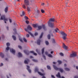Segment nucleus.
I'll return each instance as SVG.
<instances>
[{
  "instance_id": "ea45409f",
  "label": "nucleus",
  "mask_w": 78,
  "mask_h": 78,
  "mask_svg": "<svg viewBox=\"0 0 78 78\" xmlns=\"http://www.w3.org/2000/svg\"><path fill=\"white\" fill-rule=\"evenodd\" d=\"M19 40L21 42H23V40H22V39L21 38H20Z\"/></svg>"
},
{
  "instance_id": "2f4dec72",
  "label": "nucleus",
  "mask_w": 78,
  "mask_h": 78,
  "mask_svg": "<svg viewBox=\"0 0 78 78\" xmlns=\"http://www.w3.org/2000/svg\"><path fill=\"white\" fill-rule=\"evenodd\" d=\"M47 68H48V69L49 70H51V68H50V66H47Z\"/></svg>"
},
{
  "instance_id": "dca6fc26",
  "label": "nucleus",
  "mask_w": 78,
  "mask_h": 78,
  "mask_svg": "<svg viewBox=\"0 0 78 78\" xmlns=\"http://www.w3.org/2000/svg\"><path fill=\"white\" fill-rule=\"evenodd\" d=\"M63 48H64V49H66V50L67 49V47L66 46L65 44H63Z\"/></svg>"
},
{
  "instance_id": "603ef678",
  "label": "nucleus",
  "mask_w": 78,
  "mask_h": 78,
  "mask_svg": "<svg viewBox=\"0 0 78 78\" xmlns=\"http://www.w3.org/2000/svg\"><path fill=\"white\" fill-rule=\"evenodd\" d=\"M2 38H4L5 37V36H4V35H2Z\"/></svg>"
},
{
  "instance_id": "c03bdc74",
  "label": "nucleus",
  "mask_w": 78,
  "mask_h": 78,
  "mask_svg": "<svg viewBox=\"0 0 78 78\" xmlns=\"http://www.w3.org/2000/svg\"><path fill=\"white\" fill-rule=\"evenodd\" d=\"M26 37H30V35H29V34H27L26 35Z\"/></svg>"
},
{
  "instance_id": "de8ad7c7",
  "label": "nucleus",
  "mask_w": 78,
  "mask_h": 78,
  "mask_svg": "<svg viewBox=\"0 0 78 78\" xmlns=\"http://www.w3.org/2000/svg\"><path fill=\"white\" fill-rule=\"evenodd\" d=\"M3 66V63H1V65H0V67H2V66Z\"/></svg>"
},
{
  "instance_id": "79ce46f5",
  "label": "nucleus",
  "mask_w": 78,
  "mask_h": 78,
  "mask_svg": "<svg viewBox=\"0 0 78 78\" xmlns=\"http://www.w3.org/2000/svg\"><path fill=\"white\" fill-rule=\"evenodd\" d=\"M26 22L27 24H29L30 22H29V21L28 20H26Z\"/></svg>"
},
{
  "instance_id": "09e8293b",
  "label": "nucleus",
  "mask_w": 78,
  "mask_h": 78,
  "mask_svg": "<svg viewBox=\"0 0 78 78\" xmlns=\"http://www.w3.org/2000/svg\"><path fill=\"white\" fill-rule=\"evenodd\" d=\"M43 57L44 58V59H46V57L45 55H43Z\"/></svg>"
},
{
  "instance_id": "412c9836",
  "label": "nucleus",
  "mask_w": 78,
  "mask_h": 78,
  "mask_svg": "<svg viewBox=\"0 0 78 78\" xmlns=\"http://www.w3.org/2000/svg\"><path fill=\"white\" fill-rule=\"evenodd\" d=\"M38 27V30H41V29H42V26H38V27Z\"/></svg>"
},
{
  "instance_id": "f704fd0d",
  "label": "nucleus",
  "mask_w": 78,
  "mask_h": 78,
  "mask_svg": "<svg viewBox=\"0 0 78 78\" xmlns=\"http://www.w3.org/2000/svg\"><path fill=\"white\" fill-rule=\"evenodd\" d=\"M53 43H55V40L54 38L52 39Z\"/></svg>"
},
{
  "instance_id": "4d7b16f0",
  "label": "nucleus",
  "mask_w": 78,
  "mask_h": 78,
  "mask_svg": "<svg viewBox=\"0 0 78 78\" xmlns=\"http://www.w3.org/2000/svg\"><path fill=\"white\" fill-rule=\"evenodd\" d=\"M64 66V67H66L67 66V65L66 64H65Z\"/></svg>"
},
{
  "instance_id": "4be33fe9",
  "label": "nucleus",
  "mask_w": 78,
  "mask_h": 78,
  "mask_svg": "<svg viewBox=\"0 0 78 78\" xmlns=\"http://www.w3.org/2000/svg\"><path fill=\"white\" fill-rule=\"evenodd\" d=\"M8 7H6L5 8V12H8Z\"/></svg>"
},
{
  "instance_id": "8fccbe9b",
  "label": "nucleus",
  "mask_w": 78,
  "mask_h": 78,
  "mask_svg": "<svg viewBox=\"0 0 78 78\" xmlns=\"http://www.w3.org/2000/svg\"><path fill=\"white\" fill-rule=\"evenodd\" d=\"M9 21L10 23H11V22H12V20H11V19H9Z\"/></svg>"
},
{
  "instance_id": "39448f33",
  "label": "nucleus",
  "mask_w": 78,
  "mask_h": 78,
  "mask_svg": "<svg viewBox=\"0 0 78 78\" xmlns=\"http://www.w3.org/2000/svg\"><path fill=\"white\" fill-rule=\"evenodd\" d=\"M53 66L54 69H55V70H59V71H60L61 73H62V72H64L63 69H62V68H59L57 67H56L55 65H53Z\"/></svg>"
},
{
  "instance_id": "49530a36",
  "label": "nucleus",
  "mask_w": 78,
  "mask_h": 78,
  "mask_svg": "<svg viewBox=\"0 0 78 78\" xmlns=\"http://www.w3.org/2000/svg\"><path fill=\"white\" fill-rule=\"evenodd\" d=\"M18 47L20 49H22V46H21L19 45Z\"/></svg>"
},
{
  "instance_id": "20e7f679",
  "label": "nucleus",
  "mask_w": 78,
  "mask_h": 78,
  "mask_svg": "<svg viewBox=\"0 0 78 78\" xmlns=\"http://www.w3.org/2000/svg\"><path fill=\"white\" fill-rule=\"evenodd\" d=\"M24 4L23 5V7L24 9H26V6H28L29 5V1L28 0H24Z\"/></svg>"
},
{
  "instance_id": "7c9ffc66",
  "label": "nucleus",
  "mask_w": 78,
  "mask_h": 78,
  "mask_svg": "<svg viewBox=\"0 0 78 78\" xmlns=\"http://www.w3.org/2000/svg\"><path fill=\"white\" fill-rule=\"evenodd\" d=\"M58 62L59 64H61L62 63V62L60 60H58L57 61Z\"/></svg>"
},
{
  "instance_id": "a19ab883",
  "label": "nucleus",
  "mask_w": 78,
  "mask_h": 78,
  "mask_svg": "<svg viewBox=\"0 0 78 78\" xmlns=\"http://www.w3.org/2000/svg\"><path fill=\"white\" fill-rule=\"evenodd\" d=\"M41 11L42 13H44V12H45V11H44V10L43 9H41Z\"/></svg>"
},
{
  "instance_id": "7ed1b4c3",
  "label": "nucleus",
  "mask_w": 78,
  "mask_h": 78,
  "mask_svg": "<svg viewBox=\"0 0 78 78\" xmlns=\"http://www.w3.org/2000/svg\"><path fill=\"white\" fill-rule=\"evenodd\" d=\"M24 52L27 55H29V53H32L34 55H35V56H37V54L36 53H34V51H31L29 52V51L24 50Z\"/></svg>"
},
{
  "instance_id": "bf43d9fd",
  "label": "nucleus",
  "mask_w": 78,
  "mask_h": 78,
  "mask_svg": "<svg viewBox=\"0 0 78 78\" xmlns=\"http://www.w3.org/2000/svg\"><path fill=\"white\" fill-rule=\"evenodd\" d=\"M76 69H78V66H76Z\"/></svg>"
},
{
  "instance_id": "4c0bfd02",
  "label": "nucleus",
  "mask_w": 78,
  "mask_h": 78,
  "mask_svg": "<svg viewBox=\"0 0 78 78\" xmlns=\"http://www.w3.org/2000/svg\"><path fill=\"white\" fill-rule=\"evenodd\" d=\"M32 61H34V62H37V60H36L35 59H32Z\"/></svg>"
},
{
  "instance_id": "6e6552de",
  "label": "nucleus",
  "mask_w": 78,
  "mask_h": 78,
  "mask_svg": "<svg viewBox=\"0 0 78 78\" xmlns=\"http://www.w3.org/2000/svg\"><path fill=\"white\" fill-rule=\"evenodd\" d=\"M0 20H4L5 23H6V21H8V19L5 18V16L4 15H3L1 16Z\"/></svg>"
},
{
  "instance_id": "864d4df0",
  "label": "nucleus",
  "mask_w": 78,
  "mask_h": 78,
  "mask_svg": "<svg viewBox=\"0 0 78 78\" xmlns=\"http://www.w3.org/2000/svg\"><path fill=\"white\" fill-rule=\"evenodd\" d=\"M74 78H78V76H74Z\"/></svg>"
},
{
  "instance_id": "a211bd4d",
  "label": "nucleus",
  "mask_w": 78,
  "mask_h": 78,
  "mask_svg": "<svg viewBox=\"0 0 78 78\" xmlns=\"http://www.w3.org/2000/svg\"><path fill=\"white\" fill-rule=\"evenodd\" d=\"M18 54L19 55L18 57H22V54L20 52H19Z\"/></svg>"
},
{
  "instance_id": "37998d69",
  "label": "nucleus",
  "mask_w": 78,
  "mask_h": 78,
  "mask_svg": "<svg viewBox=\"0 0 78 78\" xmlns=\"http://www.w3.org/2000/svg\"><path fill=\"white\" fill-rule=\"evenodd\" d=\"M9 47L7 46V47L6 48V50H9Z\"/></svg>"
},
{
  "instance_id": "f8f14e48",
  "label": "nucleus",
  "mask_w": 78,
  "mask_h": 78,
  "mask_svg": "<svg viewBox=\"0 0 78 78\" xmlns=\"http://www.w3.org/2000/svg\"><path fill=\"white\" fill-rule=\"evenodd\" d=\"M37 45H40L41 44V40L40 39H38L37 40Z\"/></svg>"
},
{
  "instance_id": "473e14b6",
  "label": "nucleus",
  "mask_w": 78,
  "mask_h": 78,
  "mask_svg": "<svg viewBox=\"0 0 78 78\" xmlns=\"http://www.w3.org/2000/svg\"><path fill=\"white\" fill-rule=\"evenodd\" d=\"M59 55H60V56H64V54H63V53H62V52H61L59 53Z\"/></svg>"
},
{
  "instance_id": "b1692460",
  "label": "nucleus",
  "mask_w": 78,
  "mask_h": 78,
  "mask_svg": "<svg viewBox=\"0 0 78 78\" xmlns=\"http://www.w3.org/2000/svg\"><path fill=\"white\" fill-rule=\"evenodd\" d=\"M22 15H20L21 17H22L23 16H25V12H24V11L22 12Z\"/></svg>"
},
{
  "instance_id": "f257e3e1",
  "label": "nucleus",
  "mask_w": 78,
  "mask_h": 78,
  "mask_svg": "<svg viewBox=\"0 0 78 78\" xmlns=\"http://www.w3.org/2000/svg\"><path fill=\"white\" fill-rule=\"evenodd\" d=\"M27 28H25V30L26 31H27V32H28V33L30 34L32 37H34V35L31 33V32L28 31L29 30H30V31H31V30H32V28L31 27V26L29 25L27 27Z\"/></svg>"
},
{
  "instance_id": "72a5a7b5",
  "label": "nucleus",
  "mask_w": 78,
  "mask_h": 78,
  "mask_svg": "<svg viewBox=\"0 0 78 78\" xmlns=\"http://www.w3.org/2000/svg\"><path fill=\"white\" fill-rule=\"evenodd\" d=\"M48 56L49 57H50V58H52L53 57V56L49 54L48 55Z\"/></svg>"
},
{
  "instance_id": "13d9d810",
  "label": "nucleus",
  "mask_w": 78,
  "mask_h": 78,
  "mask_svg": "<svg viewBox=\"0 0 78 78\" xmlns=\"http://www.w3.org/2000/svg\"><path fill=\"white\" fill-rule=\"evenodd\" d=\"M53 53V51H51V54H52V53Z\"/></svg>"
},
{
  "instance_id": "680f3d73",
  "label": "nucleus",
  "mask_w": 78,
  "mask_h": 78,
  "mask_svg": "<svg viewBox=\"0 0 78 78\" xmlns=\"http://www.w3.org/2000/svg\"><path fill=\"white\" fill-rule=\"evenodd\" d=\"M7 29L8 30H9V27H7Z\"/></svg>"
},
{
  "instance_id": "052dcab7",
  "label": "nucleus",
  "mask_w": 78,
  "mask_h": 78,
  "mask_svg": "<svg viewBox=\"0 0 78 78\" xmlns=\"http://www.w3.org/2000/svg\"><path fill=\"white\" fill-rule=\"evenodd\" d=\"M44 5V3H42L41 4V5Z\"/></svg>"
},
{
  "instance_id": "cd10ccee",
  "label": "nucleus",
  "mask_w": 78,
  "mask_h": 78,
  "mask_svg": "<svg viewBox=\"0 0 78 78\" xmlns=\"http://www.w3.org/2000/svg\"><path fill=\"white\" fill-rule=\"evenodd\" d=\"M42 27H43V28L44 30H46L45 29V25H43Z\"/></svg>"
},
{
  "instance_id": "aec40b11",
  "label": "nucleus",
  "mask_w": 78,
  "mask_h": 78,
  "mask_svg": "<svg viewBox=\"0 0 78 78\" xmlns=\"http://www.w3.org/2000/svg\"><path fill=\"white\" fill-rule=\"evenodd\" d=\"M12 37L14 41H16V37L14 35L12 36Z\"/></svg>"
},
{
  "instance_id": "e433bc0d",
  "label": "nucleus",
  "mask_w": 78,
  "mask_h": 78,
  "mask_svg": "<svg viewBox=\"0 0 78 78\" xmlns=\"http://www.w3.org/2000/svg\"><path fill=\"white\" fill-rule=\"evenodd\" d=\"M55 31L56 33H57L58 32V31H59V29L58 28H57L56 29H55Z\"/></svg>"
},
{
  "instance_id": "5701e85b",
  "label": "nucleus",
  "mask_w": 78,
  "mask_h": 78,
  "mask_svg": "<svg viewBox=\"0 0 78 78\" xmlns=\"http://www.w3.org/2000/svg\"><path fill=\"white\" fill-rule=\"evenodd\" d=\"M43 34H44V33L43 32L41 34V35L40 36V39H41V38H42V36H43Z\"/></svg>"
},
{
  "instance_id": "2eb2a0df",
  "label": "nucleus",
  "mask_w": 78,
  "mask_h": 78,
  "mask_svg": "<svg viewBox=\"0 0 78 78\" xmlns=\"http://www.w3.org/2000/svg\"><path fill=\"white\" fill-rule=\"evenodd\" d=\"M0 56L2 57V58H3L4 56V54H3V53H2V52H1V53H0Z\"/></svg>"
},
{
  "instance_id": "e2e57ef3",
  "label": "nucleus",
  "mask_w": 78,
  "mask_h": 78,
  "mask_svg": "<svg viewBox=\"0 0 78 78\" xmlns=\"http://www.w3.org/2000/svg\"><path fill=\"white\" fill-rule=\"evenodd\" d=\"M53 64H56V62H53Z\"/></svg>"
},
{
  "instance_id": "bb28decb",
  "label": "nucleus",
  "mask_w": 78,
  "mask_h": 78,
  "mask_svg": "<svg viewBox=\"0 0 78 78\" xmlns=\"http://www.w3.org/2000/svg\"><path fill=\"white\" fill-rule=\"evenodd\" d=\"M23 39L24 42H27V39H26V38H23Z\"/></svg>"
},
{
  "instance_id": "4468645a",
  "label": "nucleus",
  "mask_w": 78,
  "mask_h": 78,
  "mask_svg": "<svg viewBox=\"0 0 78 78\" xmlns=\"http://www.w3.org/2000/svg\"><path fill=\"white\" fill-rule=\"evenodd\" d=\"M56 76L58 78H61V75H60V73L59 72L58 73V74L56 75Z\"/></svg>"
},
{
  "instance_id": "774afa93",
  "label": "nucleus",
  "mask_w": 78,
  "mask_h": 78,
  "mask_svg": "<svg viewBox=\"0 0 78 78\" xmlns=\"http://www.w3.org/2000/svg\"><path fill=\"white\" fill-rule=\"evenodd\" d=\"M62 78H65V77H64L62 76Z\"/></svg>"
},
{
  "instance_id": "1a4fd4ad",
  "label": "nucleus",
  "mask_w": 78,
  "mask_h": 78,
  "mask_svg": "<svg viewBox=\"0 0 78 78\" xmlns=\"http://www.w3.org/2000/svg\"><path fill=\"white\" fill-rule=\"evenodd\" d=\"M76 52H75L70 55V57L72 58L73 57H76Z\"/></svg>"
},
{
  "instance_id": "a18cd8bd",
  "label": "nucleus",
  "mask_w": 78,
  "mask_h": 78,
  "mask_svg": "<svg viewBox=\"0 0 78 78\" xmlns=\"http://www.w3.org/2000/svg\"><path fill=\"white\" fill-rule=\"evenodd\" d=\"M34 35H35V36H37V35H38V33H37V32H36L35 33Z\"/></svg>"
},
{
  "instance_id": "69168bd1",
  "label": "nucleus",
  "mask_w": 78,
  "mask_h": 78,
  "mask_svg": "<svg viewBox=\"0 0 78 78\" xmlns=\"http://www.w3.org/2000/svg\"><path fill=\"white\" fill-rule=\"evenodd\" d=\"M36 51H37V52H38V50L36 49Z\"/></svg>"
},
{
  "instance_id": "c85d7f7f",
  "label": "nucleus",
  "mask_w": 78,
  "mask_h": 78,
  "mask_svg": "<svg viewBox=\"0 0 78 78\" xmlns=\"http://www.w3.org/2000/svg\"><path fill=\"white\" fill-rule=\"evenodd\" d=\"M51 36H50V35L48 34V39H50Z\"/></svg>"
},
{
  "instance_id": "6ab92c4d",
  "label": "nucleus",
  "mask_w": 78,
  "mask_h": 78,
  "mask_svg": "<svg viewBox=\"0 0 78 78\" xmlns=\"http://www.w3.org/2000/svg\"><path fill=\"white\" fill-rule=\"evenodd\" d=\"M27 10L29 14L30 12V11H31L30 10V8H29V7H27Z\"/></svg>"
},
{
  "instance_id": "f3484780",
  "label": "nucleus",
  "mask_w": 78,
  "mask_h": 78,
  "mask_svg": "<svg viewBox=\"0 0 78 78\" xmlns=\"http://www.w3.org/2000/svg\"><path fill=\"white\" fill-rule=\"evenodd\" d=\"M32 25L34 28H37L38 26L37 24H33Z\"/></svg>"
},
{
  "instance_id": "3c124183",
  "label": "nucleus",
  "mask_w": 78,
  "mask_h": 78,
  "mask_svg": "<svg viewBox=\"0 0 78 78\" xmlns=\"http://www.w3.org/2000/svg\"><path fill=\"white\" fill-rule=\"evenodd\" d=\"M13 30L14 31H16V29H14Z\"/></svg>"
},
{
  "instance_id": "a878e982",
  "label": "nucleus",
  "mask_w": 78,
  "mask_h": 78,
  "mask_svg": "<svg viewBox=\"0 0 78 78\" xmlns=\"http://www.w3.org/2000/svg\"><path fill=\"white\" fill-rule=\"evenodd\" d=\"M65 70H66V71H70V69H69L67 68H65Z\"/></svg>"
},
{
  "instance_id": "c756f323",
  "label": "nucleus",
  "mask_w": 78,
  "mask_h": 78,
  "mask_svg": "<svg viewBox=\"0 0 78 78\" xmlns=\"http://www.w3.org/2000/svg\"><path fill=\"white\" fill-rule=\"evenodd\" d=\"M45 43L47 45H48L49 44V43L48 42V41H45Z\"/></svg>"
},
{
  "instance_id": "393cba45",
  "label": "nucleus",
  "mask_w": 78,
  "mask_h": 78,
  "mask_svg": "<svg viewBox=\"0 0 78 78\" xmlns=\"http://www.w3.org/2000/svg\"><path fill=\"white\" fill-rule=\"evenodd\" d=\"M41 51H42V55H43V54H44V48H43L42 49Z\"/></svg>"
},
{
  "instance_id": "f03ea898",
  "label": "nucleus",
  "mask_w": 78,
  "mask_h": 78,
  "mask_svg": "<svg viewBox=\"0 0 78 78\" xmlns=\"http://www.w3.org/2000/svg\"><path fill=\"white\" fill-rule=\"evenodd\" d=\"M54 21H55V19L51 18L49 20V21L48 22V26L51 28L53 27V23H52L51 22H54Z\"/></svg>"
},
{
  "instance_id": "c9c22d12",
  "label": "nucleus",
  "mask_w": 78,
  "mask_h": 78,
  "mask_svg": "<svg viewBox=\"0 0 78 78\" xmlns=\"http://www.w3.org/2000/svg\"><path fill=\"white\" fill-rule=\"evenodd\" d=\"M6 45L7 47H9L10 45V44L9 43H6Z\"/></svg>"
},
{
  "instance_id": "423d86ee",
  "label": "nucleus",
  "mask_w": 78,
  "mask_h": 78,
  "mask_svg": "<svg viewBox=\"0 0 78 78\" xmlns=\"http://www.w3.org/2000/svg\"><path fill=\"white\" fill-rule=\"evenodd\" d=\"M60 33L63 36V37H62L63 39H64V40H66V39L67 38L66 37V36H67V34L64 33V32H62V31L60 32Z\"/></svg>"
},
{
  "instance_id": "6e6d98bb",
  "label": "nucleus",
  "mask_w": 78,
  "mask_h": 78,
  "mask_svg": "<svg viewBox=\"0 0 78 78\" xmlns=\"http://www.w3.org/2000/svg\"><path fill=\"white\" fill-rule=\"evenodd\" d=\"M30 58H33V56H30Z\"/></svg>"
},
{
  "instance_id": "9b49d317",
  "label": "nucleus",
  "mask_w": 78,
  "mask_h": 78,
  "mask_svg": "<svg viewBox=\"0 0 78 78\" xmlns=\"http://www.w3.org/2000/svg\"><path fill=\"white\" fill-rule=\"evenodd\" d=\"M27 70L29 72V73H31V71L30 70V66L27 65Z\"/></svg>"
},
{
  "instance_id": "58836bf2",
  "label": "nucleus",
  "mask_w": 78,
  "mask_h": 78,
  "mask_svg": "<svg viewBox=\"0 0 78 78\" xmlns=\"http://www.w3.org/2000/svg\"><path fill=\"white\" fill-rule=\"evenodd\" d=\"M24 18L26 19V20H28V17L26 16H24Z\"/></svg>"
},
{
  "instance_id": "9d476101",
  "label": "nucleus",
  "mask_w": 78,
  "mask_h": 78,
  "mask_svg": "<svg viewBox=\"0 0 78 78\" xmlns=\"http://www.w3.org/2000/svg\"><path fill=\"white\" fill-rule=\"evenodd\" d=\"M10 51L11 53L13 55H15V53H16V51L14 49H10Z\"/></svg>"
},
{
  "instance_id": "5fc2aeb1",
  "label": "nucleus",
  "mask_w": 78,
  "mask_h": 78,
  "mask_svg": "<svg viewBox=\"0 0 78 78\" xmlns=\"http://www.w3.org/2000/svg\"><path fill=\"white\" fill-rule=\"evenodd\" d=\"M45 54L46 55H48V52H45Z\"/></svg>"
},
{
  "instance_id": "0e129e2a",
  "label": "nucleus",
  "mask_w": 78,
  "mask_h": 78,
  "mask_svg": "<svg viewBox=\"0 0 78 78\" xmlns=\"http://www.w3.org/2000/svg\"><path fill=\"white\" fill-rule=\"evenodd\" d=\"M42 78H46L44 76H43Z\"/></svg>"
},
{
  "instance_id": "0eeeda50",
  "label": "nucleus",
  "mask_w": 78,
  "mask_h": 78,
  "mask_svg": "<svg viewBox=\"0 0 78 78\" xmlns=\"http://www.w3.org/2000/svg\"><path fill=\"white\" fill-rule=\"evenodd\" d=\"M38 71H39L38 68H36L35 69V72H38V73L40 75H41V76H44V75H45V74H42Z\"/></svg>"
},
{
  "instance_id": "ddd939ff",
  "label": "nucleus",
  "mask_w": 78,
  "mask_h": 78,
  "mask_svg": "<svg viewBox=\"0 0 78 78\" xmlns=\"http://www.w3.org/2000/svg\"><path fill=\"white\" fill-rule=\"evenodd\" d=\"M28 62H30V60L28 59H27V60L24 61V63L26 64H28Z\"/></svg>"
},
{
  "instance_id": "338daca9",
  "label": "nucleus",
  "mask_w": 78,
  "mask_h": 78,
  "mask_svg": "<svg viewBox=\"0 0 78 78\" xmlns=\"http://www.w3.org/2000/svg\"><path fill=\"white\" fill-rule=\"evenodd\" d=\"M7 78H9V76H7Z\"/></svg>"
}]
</instances>
